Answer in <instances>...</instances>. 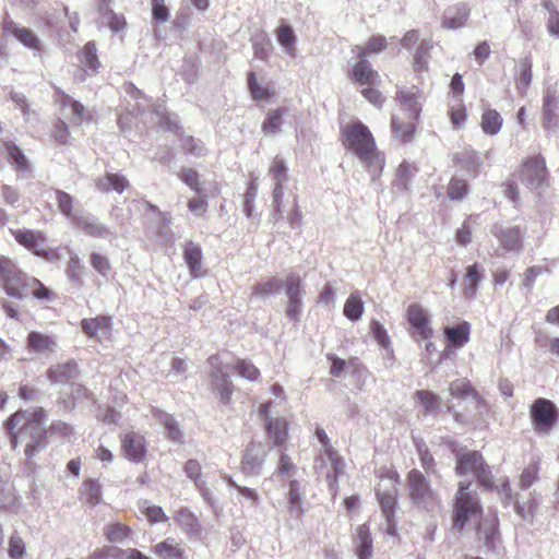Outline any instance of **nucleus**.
Instances as JSON below:
<instances>
[{
    "label": "nucleus",
    "instance_id": "obj_1",
    "mask_svg": "<svg viewBox=\"0 0 559 559\" xmlns=\"http://www.w3.org/2000/svg\"><path fill=\"white\" fill-rule=\"evenodd\" d=\"M45 411L37 408L34 412H16L4 421V429L9 436L13 450L19 447L20 440L25 441V456L31 460L47 447V430L45 428Z\"/></svg>",
    "mask_w": 559,
    "mask_h": 559
},
{
    "label": "nucleus",
    "instance_id": "obj_2",
    "mask_svg": "<svg viewBox=\"0 0 559 559\" xmlns=\"http://www.w3.org/2000/svg\"><path fill=\"white\" fill-rule=\"evenodd\" d=\"M0 285L8 296L24 299L33 295L38 300H50L52 292L39 280L28 276L17 264L7 258L0 257Z\"/></svg>",
    "mask_w": 559,
    "mask_h": 559
},
{
    "label": "nucleus",
    "instance_id": "obj_3",
    "mask_svg": "<svg viewBox=\"0 0 559 559\" xmlns=\"http://www.w3.org/2000/svg\"><path fill=\"white\" fill-rule=\"evenodd\" d=\"M483 506L472 480L460 481L452 504V531L463 532L474 516H481Z\"/></svg>",
    "mask_w": 559,
    "mask_h": 559
},
{
    "label": "nucleus",
    "instance_id": "obj_4",
    "mask_svg": "<svg viewBox=\"0 0 559 559\" xmlns=\"http://www.w3.org/2000/svg\"><path fill=\"white\" fill-rule=\"evenodd\" d=\"M406 481L409 501L414 508L431 515L441 510L440 493L432 488L430 480L420 471H409Z\"/></svg>",
    "mask_w": 559,
    "mask_h": 559
},
{
    "label": "nucleus",
    "instance_id": "obj_5",
    "mask_svg": "<svg viewBox=\"0 0 559 559\" xmlns=\"http://www.w3.org/2000/svg\"><path fill=\"white\" fill-rule=\"evenodd\" d=\"M455 473L459 476L472 473L478 480V484L486 490L493 488L492 473L490 466L478 451H467L455 455Z\"/></svg>",
    "mask_w": 559,
    "mask_h": 559
},
{
    "label": "nucleus",
    "instance_id": "obj_6",
    "mask_svg": "<svg viewBox=\"0 0 559 559\" xmlns=\"http://www.w3.org/2000/svg\"><path fill=\"white\" fill-rule=\"evenodd\" d=\"M342 134L345 147L353 151L357 157H365L370 154V148H376L370 130L361 121L345 127Z\"/></svg>",
    "mask_w": 559,
    "mask_h": 559
},
{
    "label": "nucleus",
    "instance_id": "obj_7",
    "mask_svg": "<svg viewBox=\"0 0 559 559\" xmlns=\"http://www.w3.org/2000/svg\"><path fill=\"white\" fill-rule=\"evenodd\" d=\"M530 417L538 435H548L558 423L559 409L552 401L538 397L531 405Z\"/></svg>",
    "mask_w": 559,
    "mask_h": 559
},
{
    "label": "nucleus",
    "instance_id": "obj_8",
    "mask_svg": "<svg viewBox=\"0 0 559 559\" xmlns=\"http://www.w3.org/2000/svg\"><path fill=\"white\" fill-rule=\"evenodd\" d=\"M283 288L287 297L285 309L286 317L290 322L298 323L302 313V298L306 294L302 277L295 272L288 273L284 281Z\"/></svg>",
    "mask_w": 559,
    "mask_h": 559
},
{
    "label": "nucleus",
    "instance_id": "obj_9",
    "mask_svg": "<svg viewBox=\"0 0 559 559\" xmlns=\"http://www.w3.org/2000/svg\"><path fill=\"white\" fill-rule=\"evenodd\" d=\"M476 537L483 542L486 554L500 555L503 550L497 513L480 518L475 526Z\"/></svg>",
    "mask_w": 559,
    "mask_h": 559
},
{
    "label": "nucleus",
    "instance_id": "obj_10",
    "mask_svg": "<svg viewBox=\"0 0 559 559\" xmlns=\"http://www.w3.org/2000/svg\"><path fill=\"white\" fill-rule=\"evenodd\" d=\"M267 449L261 442L251 441L243 450L241 457V472L246 477H260L262 475Z\"/></svg>",
    "mask_w": 559,
    "mask_h": 559
},
{
    "label": "nucleus",
    "instance_id": "obj_11",
    "mask_svg": "<svg viewBox=\"0 0 559 559\" xmlns=\"http://www.w3.org/2000/svg\"><path fill=\"white\" fill-rule=\"evenodd\" d=\"M542 124L548 133L559 131V91L556 86H548L544 91Z\"/></svg>",
    "mask_w": 559,
    "mask_h": 559
},
{
    "label": "nucleus",
    "instance_id": "obj_12",
    "mask_svg": "<svg viewBox=\"0 0 559 559\" xmlns=\"http://www.w3.org/2000/svg\"><path fill=\"white\" fill-rule=\"evenodd\" d=\"M547 176L545 158L542 155H535L525 159L521 168V181L528 189H538Z\"/></svg>",
    "mask_w": 559,
    "mask_h": 559
},
{
    "label": "nucleus",
    "instance_id": "obj_13",
    "mask_svg": "<svg viewBox=\"0 0 559 559\" xmlns=\"http://www.w3.org/2000/svg\"><path fill=\"white\" fill-rule=\"evenodd\" d=\"M4 35H12L25 48L33 50L34 55L40 51L41 44L37 35L27 27L19 25L10 16H5L2 22Z\"/></svg>",
    "mask_w": 559,
    "mask_h": 559
},
{
    "label": "nucleus",
    "instance_id": "obj_14",
    "mask_svg": "<svg viewBox=\"0 0 559 559\" xmlns=\"http://www.w3.org/2000/svg\"><path fill=\"white\" fill-rule=\"evenodd\" d=\"M10 233L19 245L32 251L34 254L38 257H46L48 254V250L44 247L46 237L43 231H36L27 228H11Z\"/></svg>",
    "mask_w": 559,
    "mask_h": 559
},
{
    "label": "nucleus",
    "instance_id": "obj_15",
    "mask_svg": "<svg viewBox=\"0 0 559 559\" xmlns=\"http://www.w3.org/2000/svg\"><path fill=\"white\" fill-rule=\"evenodd\" d=\"M71 224L79 230L94 238H110L111 230L91 213H81L72 217Z\"/></svg>",
    "mask_w": 559,
    "mask_h": 559
},
{
    "label": "nucleus",
    "instance_id": "obj_16",
    "mask_svg": "<svg viewBox=\"0 0 559 559\" xmlns=\"http://www.w3.org/2000/svg\"><path fill=\"white\" fill-rule=\"evenodd\" d=\"M153 418L164 428V432L168 440L176 444L185 443V432L178 420L169 413L154 408L152 411Z\"/></svg>",
    "mask_w": 559,
    "mask_h": 559
},
{
    "label": "nucleus",
    "instance_id": "obj_17",
    "mask_svg": "<svg viewBox=\"0 0 559 559\" xmlns=\"http://www.w3.org/2000/svg\"><path fill=\"white\" fill-rule=\"evenodd\" d=\"M123 455L132 462H141L146 454L145 439L142 435L131 431L121 439Z\"/></svg>",
    "mask_w": 559,
    "mask_h": 559
},
{
    "label": "nucleus",
    "instance_id": "obj_18",
    "mask_svg": "<svg viewBox=\"0 0 559 559\" xmlns=\"http://www.w3.org/2000/svg\"><path fill=\"white\" fill-rule=\"evenodd\" d=\"M407 320L413 329L420 335L423 340H428L432 336V329L430 320L419 304H411L406 313Z\"/></svg>",
    "mask_w": 559,
    "mask_h": 559
},
{
    "label": "nucleus",
    "instance_id": "obj_19",
    "mask_svg": "<svg viewBox=\"0 0 559 559\" xmlns=\"http://www.w3.org/2000/svg\"><path fill=\"white\" fill-rule=\"evenodd\" d=\"M3 147L7 151V160L13 169L23 174L25 177H33L32 165L23 150L12 141L4 142Z\"/></svg>",
    "mask_w": 559,
    "mask_h": 559
},
{
    "label": "nucleus",
    "instance_id": "obj_20",
    "mask_svg": "<svg viewBox=\"0 0 559 559\" xmlns=\"http://www.w3.org/2000/svg\"><path fill=\"white\" fill-rule=\"evenodd\" d=\"M95 189L102 193H110L112 191L121 194L129 188V180L119 173L106 171L103 176L94 179Z\"/></svg>",
    "mask_w": 559,
    "mask_h": 559
},
{
    "label": "nucleus",
    "instance_id": "obj_21",
    "mask_svg": "<svg viewBox=\"0 0 559 559\" xmlns=\"http://www.w3.org/2000/svg\"><path fill=\"white\" fill-rule=\"evenodd\" d=\"M47 378L52 384L72 383L79 376V368L75 360H69L63 364L50 366L47 369Z\"/></svg>",
    "mask_w": 559,
    "mask_h": 559
},
{
    "label": "nucleus",
    "instance_id": "obj_22",
    "mask_svg": "<svg viewBox=\"0 0 559 559\" xmlns=\"http://www.w3.org/2000/svg\"><path fill=\"white\" fill-rule=\"evenodd\" d=\"M210 380L212 390L216 393L217 399L222 404H229L234 392V384L229 376L221 369H214L210 372Z\"/></svg>",
    "mask_w": 559,
    "mask_h": 559
},
{
    "label": "nucleus",
    "instance_id": "obj_23",
    "mask_svg": "<svg viewBox=\"0 0 559 559\" xmlns=\"http://www.w3.org/2000/svg\"><path fill=\"white\" fill-rule=\"evenodd\" d=\"M492 234L499 239L500 245L507 251L521 252L522 233L519 226L504 228L496 225L492 228Z\"/></svg>",
    "mask_w": 559,
    "mask_h": 559
},
{
    "label": "nucleus",
    "instance_id": "obj_24",
    "mask_svg": "<svg viewBox=\"0 0 559 559\" xmlns=\"http://www.w3.org/2000/svg\"><path fill=\"white\" fill-rule=\"evenodd\" d=\"M469 15V9L465 3H456L448 7L442 15V27L445 29H457L465 25Z\"/></svg>",
    "mask_w": 559,
    "mask_h": 559
},
{
    "label": "nucleus",
    "instance_id": "obj_25",
    "mask_svg": "<svg viewBox=\"0 0 559 559\" xmlns=\"http://www.w3.org/2000/svg\"><path fill=\"white\" fill-rule=\"evenodd\" d=\"M443 335L449 347L462 348L469 341L471 324L462 321L456 325H448L443 329Z\"/></svg>",
    "mask_w": 559,
    "mask_h": 559
},
{
    "label": "nucleus",
    "instance_id": "obj_26",
    "mask_svg": "<svg viewBox=\"0 0 559 559\" xmlns=\"http://www.w3.org/2000/svg\"><path fill=\"white\" fill-rule=\"evenodd\" d=\"M396 95L401 107L407 111L408 119L417 120L421 111V107L418 102L419 90L413 86L411 90L399 91Z\"/></svg>",
    "mask_w": 559,
    "mask_h": 559
},
{
    "label": "nucleus",
    "instance_id": "obj_27",
    "mask_svg": "<svg viewBox=\"0 0 559 559\" xmlns=\"http://www.w3.org/2000/svg\"><path fill=\"white\" fill-rule=\"evenodd\" d=\"M183 260L188 266L189 273L192 277H199L201 275L202 266V249L200 245L188 240L183 247Z\"/></svg>",
    "mask_w": 559,
    "mask_h": 559
},
{
    "label": "nucleus",
    "instance_id": "obj_28",
    "mask_svg": "<svg viewBox=\"0 0 559 559\" xmlns=\"http://www.w3.org/2000/svg\"><path fill=\"white\" fill-rule=\"evenodd\" d=\"M175 521L178 523L180 528L190 537H200L203 527L198 516L187 508H181L176 516Z\"/></svg>",
    "mask_w": 559,
    "mask_h": 559
},
{
    "label": "nucleus",
    "instance_id": "obj_29",
    "mask_svg": "<svg viewBox=\"0 0 559 559\" xmlns=\"http://www.w3.org/2000/svg\"><path fill=\"white\" fill-rule=\"evenodd\" d=\"M355 554L358 559H370L373 552L372 537L367 524L356 528Z\"/></svg>",
    "mask_w": 559,
    "mask_h": 559
},
{
    "label": "nucleus",
    "instance_id": "obj_30",
    "mask_svg": "<svg viewBox=\"0 0 559 559\" xmlns=\"http://www.w3.org/2000/svg\"><path fill=\"white\" fill-rule=\"evenodd\" d=\"M350 78L361 86H369L377 81L379 73L367 59H361L354 64Z\"/></svg>",
    "mask_w": 559,
    "mask_h": 559
},
{
    "label": "nucleus",
    "instance_id": "obj_31",
    "mask_svg": "<svg viewBox=\"0 0 559 559\" xmlns=\"http://www.w3.org/2000/svg\"><path fill=\"white\" fill-rule=\"evenodd\" d=\"M275 36H276V40H277L278 45L284 49V51L289 57H296V55H297V48H296L297 37H296L293 26L288 23L282 22L275 31Z\"/></svg>",
    "mask_w": 559,
    "mask_h": 559
},
{
    "label": "nucleus",
    "instance_id": "obj_32",
    "mask_svg": "<svg viewBox=\"0 0 559 559\" xmlns=\"http://www.w3.org/2000/svg\"><path fill=\"white\" fill-rule=\"evenodd\" d=\"M284 281L276 276H271L263 282L252 286L251 298L266 299L276 296L283 289Z\"/></svg>",
    "mask_w": 559,
    "mask_h": 559
},
{
    "label": "nucleus",
    "instance_id": "obj_33",
    "mask_svg": "<svg viewBox=\"0 0 559 559\" xmlns=\"http://www.w3.org/2000/svg\"><path fill=\"white\" fill-rule=\"evenodd\" d=\"M376 496L381 507V511L385 516L386 522H389V526H393V518L395 516L397 504L396 489L392 488L391 491L377 490Z\"/></svg>",
    "mask_w": 559,
    "mask_h": 559
},
{
    "label": "nucleus",
    "instance_id": "obj_34",
    "mask_svg": "<svg viewBox=\"0 0 559 559\" xmlns=\"http://www.w3.org/2000/svg\"><path fill=\"white\" fill-rule=\"evenodd\" d=\"M27 346L31 350L36 353L55 352L57 342L50 335L32 331L27 335Z\"/></svg>",
    "mask_w": 559,
    "mask_h": 559
},
{
    "label": "nucleus",
    "instance_id": "obj_35",
    "mask_svg": "<svg viewBox=\"0 0 559 559\" xmlns=\"http://www.w3.org/2000/svg\"><path fill=\"white\" fill-rule=\"evenodd\" d=\"M288 108L281 106L270 110L262 123V131L265 135L277 134L282 131L283 117L288 114Z\"/></svg>",
    "mask_w": 559,
    "mask_h": 559
},
{
    "label": "nucleus",
    "instance_id": "obj_36",
    "mask_svg": "<svg viewBox=\"0 0 559 559\" xmlns=\"http://www.w3.org/2000/svg\"><path fill=\"white\" fill-rule=\"evenodd\" d=\"M264 427L269 437L274 440L275 445H281L286 441L288 424L285 418L277 417L274 419H269Z\"/></svg>",
    "mask_w": 559,
    "mask_h": 559
},
{
    "label": "nucleus",
    "instance_id": "obj_37",
    "mask_svg": "<svg viewBox=\"0 0 559 559\" xmlns=\"http://www.w3.org/2000/svg\"><path fill=\"white\" fill-rule=\"evenodd\" d=\"M358 158L365 164L372 180L380 177L384 166V157L377 151V147L370 148V154L367 156Z\"/></svg>",
    "mask_w": 559,
    "mask_h": 559
},
{
    "label": "nucleus",
    "instance_id": "obj_38",
    "mask_svg": "<svg viewBox=\"0 0 559 559\" xmlns=\"http://www.w3.org/2000/svg\"><path fill=\"white\" fill-rule=\"evenodd\" d=\"M432 48L431 39H423L414 55L413 68L416 72L420 73L428 70L429 52Z\"/></svg>",
    "mask_w": 559,
    "mask_h": 559
},
{
    "label": "nucleus",
    "instance_id": "obj_39",
    "mask_svg": "<svg viewBox=\"0 0 559 559\" xmlns=\"http://www.w3.org/2000/svg\"><path fill=\"white\" fill-rule=\"evenodd\" d=\"M82 495L91 507H95L102 501V485L95 478H88L82 484Z\"/></svg>",
    "mask_w": 559,
    "mask_h": 559
},
{
    "label": "nucleus",
    "instance_id": "obj_40",
    "mask_svg": "<svg viewBox=\"0 0 559 559\" xmlns=\"http://www.w3.org/2000/svg\"><path fill=\"white\" fill-rule=\"evenodd\" d=\"M415 121L416 120L402 122L396 116H392L391 128L394 138L401 139L403 142L411 141L416 129Z\"/></svg>",
    "mask_w": 559,
    "mask_h": 559
},
{
    "label": "nucleus",
    "instance_id": "obj_41",
    "mask_svg": "<svg viewBox=\"0 0 559 559\" xmlns=\"http://www.w3.org/2000/svg\"><path fill=\"white\" fill-rule=\"evenodd\" d=\"M344 316L353 321H358L364 313V302L357 292L352 293L344 305Z\"/></svg>",
    "mask_w": 559,
    "mask_h": 559
},
{
    "label": "nucleus",
    "instance_id": "obj_42",
    "mask_svg": "<svg viewBox=\"0 0 559 559\" xmlns=\"http://www.w3.org/2000/svg\"><path fill=\"white\" fill-rule=\"evenodd\" d=\"M465 281L467 282L465 295L467 297H474L476 295L479 283L484 278V271L477 263L468 265L466 267Z\"/></svg>",
    "mask_w": 559,
    "mask_h": 559
},
{
    "label": "nucleus",
    "instance_id": "obj_43",
    "mask_svg": "<svg viewBox=\"0 0 559 559\" xmlns=\"http://www.w3.org/2000/svg\"><path fill=\"white\" fill-rule=\"evenodd\" d=\"M502 127V118L495 109H487L481 117L483 131L488 135L497 134Z\"/></svg>",
    "mask_w": 559,
    "mask_h": 559
},
{
    "label": "nucleus",
    "instance_id": "obj_44",
    "mask_svg": "<svg viewBox=\"0 0 559 559\" xmlns=\"http://www.w3.org/2000/svg\"><path fill=\"white\" fill-rule=\"evenodd\" d=\"M415 168L407 162H403L399 165L396 176L393 181V188L399 191H405L408 189L411 180L414 176Z\"/></svg>",
    "mask_w": 559,
    "mask_h": 559
},
{
    "label": "nucleus",
    "instance_id": "obj_45",
    "mask_svg": "<svg viewBox=\"0 0 559 559\" xmlns=\"http://www.w3.org/2000/svg\"><path fill=\"white\" fill-rule=\"evenodd\" d=\"M154 552L163 559H185V550L174 545L170 539L158 543L154 546Z\"/></svg>",
    "mask_w": 559,
    "mask_h": 559
},
{
    "label": "nucleus",
    "instance_id": "obj_46",
    "mask_svg": "<svg viewBox=\"0 0 559 559\" xmlns=\"http://www.w3.org/2000/svg\"><path fill=\"white\" fill-rule=\"evenodd\" d=\"M97 49L93 41L84 45L80 60L81 63L88 70L96 72L100 63L97 57Z\"/></svg>",
    "mask_w": 559,
    "mask_h": 559
},
{
    "label": "nucleus",
    "instance_id": "obj_47",
    "mask_svg": "<svg viewBox=\"0 0 559 559\" xmlns=\"http://www.w3.org/2000/svg\"><path fill=\"white\" fill-rule=\"evenodd\" d=\"M457 163L464 168L468 174L476 176L478 167L483 164V158L480 155L475 152H465L459 158Z\"/></svg>",
    "mask_w": 559,
    "mask_h": 559
},
{
    "label": "nucleus",
    "instance_id": "obj_48",
    "mask_svg": "<svg viewBox=\"0 0 559 559\" xmlns=\"http://www.w3.org/2000/svg\"><path fill=\"white\" fill-rule=\"evenodd\" d=\"M177 176L180 178V180L187 185L191 190H193L195 193L201 194L203 191V188L200 183V175L199 173L189 167H182L180 171L177 174Z\"/></svg>",
    "mask_w": 559,
    "mask_h": 559
},
{
    "label": "nucleus",
    "instance_id": "obj_49",
    "mask_svg": "<svg viewBox=\"0 0 559 559\" xmlns=\"http://www.w3.org/2000/svg\"><path fill=\"white\" fill-rule=\"evenodd\" d=\"M55 194L59 211L72 222V217L75 215L73 214V197L59 189L55 190Z\"/></svg>",
    "mask_w": 559,
    "mask_h": 559
},
{
    "label": "nucleus",
    "instance_id": "obj_50",
    "mask_svg": "<svg viewBox=\"0 0 559 559\" xmlns=\"http://www.w3.org/2000/svg\"><path fill=\"white\" fill-rule=\"evenodd\" d=\"M468 183L464 179L452 178L448 186V197L453 201H461L468 193Z\"/></svg>",
    "mask_w": 559,
    "mask_h": 559
},
{
    "label": "nucleus",
    "instance_id": "obj_51",
    "mask_svg": "<svg viewBox=\"0 0 559 559\" xmlns=\"http://www.w3.org/2000/svg\"><path fill=\"white\" fill-rule=\"evenodd\" d=\"M130 528L121 523L109 524L104 528V535L111 543H120L129 536Z\"/></svg>",
    "mask_w": 559,
    "mask_h": 559
},
{
    "label": "nucleus",
    "instance_id": "obj_52",
    "mask_svg": "<svg viewBox=\"0 0 559 559\" xmlns=\"http://www.w3.org/2000/svg\"><path fill=\"white\" fill-rule=\"evenodd\" d=\"M415 399L423 405L426 413H432L439 405V396L426 390H418L415 392Z\"/></svg>",
    "mask_w": 559,
    "mask_h": 559
},
{
    "label": "nucleus",
    "instance_id": "obj_53",
    "mask_svg": "<svg viewBox=\"0 0 559 559\" xmlns=\"http://www.w3.org/2000/svg\"><path fill=\"white\" fill-rule=\"evenodd\" d=\"M248 88L252 98L255 100H266L271 97L270 90L258 83L254 72L248 73Z\"/></svg>",
    "mask_w": 559,
    "mask_h": 559
},
{
    "label": "nucleus",
    "instance_id": "obj_54",
    "mask_svg": "<svg viewBox=\"0 0 559 559\" xmlns=\"http://www.w3.org/2000/svg\"><path fill=\"white\" fill-rule=\"evenodd\" d=\"M475 389L467 379H457L450 383L449 392L453 397L465 399L472 396Z\"/></svg>",
    "mask_w": 559,
    "mask_h": 559
},
{
    "label": "nucleus",
    "instance_id": "obj_55",
    "mask_svg": "<svg viewBox=\"0 0 559 559\" xmlns=\"http://www.w3.org/2000/svg\"><path fill=\"white\" fill-rule=\"evenodd\" d=\"M84 266L81 264V260L78 255L70 257L67 265V276L75 285H82V275Z\"/></svg>",
    "mask_w": 559,
    "mask_h": 559
},
{
    "label": "nucleus",
    "instance_id": "obj_56",
    "mask_svg": "<svg viewBox=\"0 0 559 559\" xmlns=\"http://www.w3.org/2000/svg\"><path fill=\"white\" fill-rule=\"evenodd\" d=\"M235 368L240 377L250 381H257L260 378V370L249 360L238 359Z\"/></svg>",
    "mask_w": 559,
    "mask_h": 559
},
{
    "label": "nucleus",
    "instance_id": "obj_57",
    "mask_svg": "<svg viewBox=\"0 0 559 559\" xmlns=\"http://www.w3.org/2000/svg\"><path fill=\"white\" fill-rule=\"evenodd\" d=\"M253 56L259 60H266L272 48V41L266 35H262L252 41Z\"/></svg>",
    "mask_w": 559,
    "mask_h": 559
},
{
    "label": "nucleus",
    "instance_id": "obj_58",
    "mask_svg": "<svg viewBox=\"0 0 559 559\" xmlns=\"http://www.w3.org/2000/svg\"><path fill=\"white\" fill-rule=\"evenodd\" d=\"M143 513L146 515L147 520L152 523L166 522L168 518L166 516L164 510L159 506H151L148 501L145 500L141 506Z\"/></svg>",
    "mask_w": 559,
    "mask_h": 559
},
{
    "label": "nucleus",
    "instance_id": "obj_59",
    "mask_svg": "<svg viewBox=\"0 0 559 559\" xmlns=\"http://www.w3.org/2000/svg\"><path fill=\"white\" fill-rule=\"evenodd\" d=\"M181 146L187 153L197 157H201L206 154V147L204 143L199 139H194L193 136L183 138Z\"/></svg>",
    "mask_w": 559,
    "mask_h": 559
},
{
    "label": "nucleus",
    "instance_id": "obj_60",
    "mask_svg": "<svg viewBox=\"0 0 559 559\" xmlns=\"http://www.w3.org/2000/svg\"><path fill=\"white\" fill-rule=\"evenodd\" d=\"M532 61L530 58H524L521 61L520 78L516 82L519 90L525 91L532 82Z\"/></svg>",
    "mask_w": 559,
    "mask_h": 559
},
{
    "label": "nucleus",
    "instance_id": "obj_61",
    "mask_svg": "<svg viewBox=\"0 0 559 559\" xmlns=\"http://www.w3.org/2000/svg\"><path fill=\"white\" fill-rule=\"evenodd\" d=\"M370 331L372 337L381 347L386 348L390 345V337L388 335V332L383 324L380 323L378 320H372L370 322Z\"/></svg>",
    "mask_w": 559,
    "mask_h": 559
},
{
    "label": "nucleus",
    "instance_id": "obj_62",
    "mask_svg": "<svg viewBox=\"0 0 559 559\" xmlns=\"http://www.w3.org/2000/svg\"><path fill=\"white\" fill-rule=\"evenodd\" d=\"M8 552L12 559H22L25 555V544L17 532H14L10 537Z\"/></svg>",
    "mask_w": 559,
    "mask_h": 559
},
{
    "label": "nucleus",
    "instance_id": "obj_63",
    "mask_svg": "<svg viewBox=\"0 0 559 559\" xmlns=\"http://www.w3.org/2000/svg\"><path fill=\"white\" fill-rule=\"evenodd\" d=\"M201 464L198 460L190 459L183 465V472L186 476L193 481L194 486L201 484L203 480L201 479Z\"/></svg>",
    "mask_w": 559,
    "mask_h": 559
},
{
    "label": "nucleus",
    "instance_id": "obj_64",
    "mask_svg": "<svg viewBox=\"0 0 559 559\" xmlns=\"http://www.w3.org/2000/svg\"><path fill=\"white\" fill-rule=\"evenodd\" d=\"M100 321H107L105 316L83 319L81 321V329L88 337H95L97 331L100 329Z\"/></svg>",
    "mask_w": 559,
    "mask_h": 559
}]
</instances>
